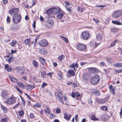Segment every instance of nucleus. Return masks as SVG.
I'll return each mask as SVG.
<instances>
[{
  "label": "nucleus",
  "mask_w": 122,
  "mask_h": 122,
  "mask_svg": "<svg viewBox=\"0 0 122 122\" xmlns=\"http://www.w3.org/2000/svg\"><path fill=\"white\" fill-rule=\"evenodd\" d=\"M61 10V9L59 8L53 7L47 10L46 14L48 15H50L51 13L55 15L59 13Z\"/></svg>",
  "instance_id": "obj_1"
},
{
  "label": "nucleus",
  "mask_w": 122,
  "mask_h": 122,
  "mask_svg": "<svg viewBox=\"0 0 122 122\" xmlns=\"http://www.w3.org/2000/svg\"><path fill=\"white\" fill-rule=\"evenodd\" d=\"M77 49L81 51H86L87 49L86 46L82 43H79L76 46Z\"/></svg>",
  "instance_id": "obj_2"
},
{
  "label": "nucleus",
  "mask_w": 122,
  "mask_h": 122,
  "mask_svg": "<svg viewBox=\"0 0 122 122\" xmlns=\"http://www.w3.org/2000/svg\"><path fill=\"white\" fill-rule=\"evenodd\" d=\"M100 78L99 76L97 75H95L92 77L90 79L91 83L93 84H97L99 81Z\"/></svg>",
  "instance_id": "obj_3"
},
{
  "label": "nucleus",
  "mask_w": 122,
  "mask_h": 122,
  "mask_svg": "<svg viewBox=\"0 0 122 122\" xmlns=\"http://www.w3.org/2000/svg\"><path fill=\"white\" fill-rule=\"evenodd\" d=\"M21 16L19 14H17L14 15L13 17V22L15 24L19 23L21 21Z\"/></svg>",
  "instance_id": "obj_4"
},
{
  "label": "nucleus",
  "mask_w": 122,
  "mask_h": 122,
  "mask_svg": "<svg viewBox=\"0 0 122 122\" xmlns=\"http://www.w3.org/2000/svg\"><path fill=\"white\" fill-rule=\"evenodd\" d=\"M90 35L89 33L87 31L83 32L81 34V37L84 40H87L90 38Z\"/></svg>",
  "instance_id": "obj_5"
},
{
  "label": "nucleus",
  "mask_w": 122,
  "mask_h": 122,
  "mask_svg": "<svg viewBox=\"0 0 122 122\" xmlns=\"http://www.w3.org/2000/svg\"><path fill=\"white\" fill-rule=\"evenodd\" d=\"M122 15V11L120 10L114 11L112 14V17L114 18H117L120 17Z\"/></svg>",
  "instance_id": "obj_6"
},
{
  "label": "nucleus",
  "mask_w": 122,
  "mask_h": 122,
  "mask_svg": "<svg viewBox=\"0 0 122 122\" xmlns=\"http://www.w3.org/2000/svg\"><path fill=\"white\" fill-rule=\"evenodd\" d=\"M16 101V100L14 97H10L8 98L6 101H5L8 104H12L15 103Z\"/></svg>",
  "instance_id": "obj_7"
},
{
  "label": "nucleus",
  "mask_w": 122,
  "mask_h": 122,
  "mask_svg": "<svg viewBox=\"0 0 122 122\" xmlns=\"http://www.w3.org/2000/svg\"><path fill=\"white\" fill-rule=\"evenodd\" d=\"M19 11V10L18 8H14L11 9L9 11V13L11 15H15Z\"/></svg>",
  "instance_id": "obj_8"
},
{
  "label": "nucleus",
  "mask_w": 122,
  "mask_h": 122,
  "mask_svg": "<svg viewBox=\"0 0 122 122\" xmlns=\"http://www.w3.org/2000/svg\"><path fill=\"white\" fill-rule=\"evenodd\" d=\"M38 44L40 46L43 47L46 46L48 44L47 41L45 39H43L41 41L38 42Z\"/></svg>",
  "instance_id": "obj_9"
},
{
  "label": "nucleus",
  "mask_w": 122,
  "mask_h": 122,
  "mask_svg": "<svg viewBox=\"0 0 122 122\" xmlns=\"http://www.w3.org/2000/svg\"><path fill=\"white\" fill-rule=\"evenodd\" d=\"M46 26L47 28H49L52 27L53 26L54 22L51 19L48 20L46 21Z\"/></svg>",
  "instance_id": "obj_10"
},
{
  "label": "nucleus",
  "mask_w": 122,
  "mask_h": 122,
  "mask_svg": "<svg viewBox=\"0 0 122 122\" xmlns=\"http://www.w3.org/2000/svg\"><path fill=\"white\" fill-rule=\"evenodd\" d=\"M55 94L57 99L59 100L62 103L64 104V101L63 100L62 97H61L57 92H55Z\"/></svg>",
  "instance_id": "obj_11"
},
{
  "label": "nucleus",
  "mask_w": 122,
  "mask_h": 122,
  "mask_svg": "<svg viewBox=\"0 0 122 122\" xmlns=\"http://www.w3.org/2000/svg\"><path fill=\"white\" fill-rule=\"evenodd\" d=\"M1 95L2 97L4 98H6L8 96L7 92L5 90H2V91Z\"/></svg>",
  "instance_id": "obj_12"
},
{
  "label": "nucleus",
  "mask_w": 122,
  "mask_h": 122,
  "mask_svg": "<svg viewBox=\"0 0 122 122\" xmlns=\"http://www.w3.org/2000/svg\"><path fill=\"white\" fill-rule=\"evenodd\" d=\"M64 118L66 119L69 121L71 117V115L67 112L64 113L63 114Z\"/></svg>",
  "instance_id": "obj_13"
},
{
  "label": "nucleus",
  "mask_w": 122,
  "mask_h": 122,
  "mask_svg": "<svg viewBox=\"0 0 122 122\" xmlns=\"http://www.w3.org/2000/svg\"><path fill=\"white\" fill-rule=\"evenodd\" d=\"M89 71L90 73L93 74L98 72V70L95 68H90L89 69Z\"/></svg>",
  "instance_id": "obj_14"
},
{
  "label": "nucleus",
  "mask_w": 122,
  "mask_h": 122,
  "mask_svg": "<svg viewBox=\"0 0 122 122\" xmlns=\"http://www.w3.org/2000/svg\"><path fill=\"white\" fill-rule=\"evenodd\" d=\"M15 70L16 72L20 74H22L24 72L22 68L21 67H17L15 69Z\"/></svg>",
  "instance_id": "obj_15"
},
{
  "label": "nucleus",
  "mask_w": 122,
  "mask_h": 122,
  "mask_svg": "<svg viewBox=\"0 0 122 122\" xmlns=\"http://www.w3.org/2000/svg\"><path fill=\"white\" fill-rule=\"evenodd\" d=\"M39 51L41 54L43 55H45L47 53L46 50L43 48L40 49L39 50Z\"/></svg>",
  "instance_id": "obj_16"
},
{
  "label": "nucleus",
  "mask_w": 122,
  "mask_h": 122,
  "mask_svg": "<svg viewBox=\"0 0 122 122\" xmlns=\"http://www.w3.org/2000/svg\"><path fill=\"white\" fill-rule=\"evenodd\" d=\"M97 102L100 103H104L107 101V99H97Z\"/></svg>",
  "instance_id": "obj_17"
},
{
  "label": "nucleus",
  "mask_w": 122,
  "mask_h": 122,
  "mask_svg": "<svg viewBox=\"0 0 122 122\" xmlns=\"http://www.w3.org/2000/svg\"><path fill=\"white\" fill-rule=\"evenodd\" d=\"M113 66L116 67L120 68L122 67V63L121 62L115 63L113 64Z\"/></svg>",
  "instance_id": "obj_18"
},
{
  "label": "nucleus",
  "mask_w": 122,
  "mask_h": 122,
  "mask_svg": "<svg viewBox=\"0 0 122 122\" xmlns=\"http://www.w3.org/2000/svg\"><path fill=\"white\" fill-rule=\"evenodd\" d=\"M34 86L31 85H28L26 86V88L28 90H31L32 89L34 88Z\"/></svg>",
  "instance_id": "obj_19"
},
{
  "label": "nucleus",
  "mask_w": 122,
  "mask_h": 122,
  "mask_svg": "<svg viewBox=\"0 0 122 122\" xmlns=\"http://www.w3.org/2000/svg\"><path fill=\"white\" fill-rule=\"evenodd\" d=\"M9 77L11 81L12 82L16 83L18 81L17 80L16 78L10 76Z\"/></svg>",
  "instance_id": "obj_20"
},
{
  "label": "nucleus",
  "mask_w": 122,
  "mask_h": 122,
  "mask_svg": "<svg viewBox=\"0 0 122 122\" xmlns=\"http://www.w3.org/2000/svg\"><path fill=\"white\" fill-rule=\"evenodd\" d=\"M64 14V12L60 13L57 15V18L59 19H61L63 17Z\"/></svg>",
  "instance_id": "obj_21"
},
{
  "label": "nucleus",
  "mask_w": 122,
  "mask_h": 122,
  "mask_svg": "<svg viewBox=\"0 0 122 122\" xmlns=\"http://www.w3.org/2000/svg\"><path fill=\"white\" fill-rule=\"evenodd\" d=\"M5 68L8 71H9L11 70V67L9 66L7 64H6L5 65Z\"/></svg>",
  "instance_id": "obj_22"
},
{
  "label": "nucleus",
  "mask_w": 122,
  "mask_h": 122,
  "mask_svg": "<svg viewBox=\"0 0 122 122\" xmlns=\"http://www.w3.org/2000/svg\"><path fill=\"white\" fill-rule=\"evenodd\" d=\"M92 94L93 95H95L97 96H99L100 95V92L98 90H96L93 91L92 92Z\"/></svg>",
  "instance_id": "obj_23"
},
{
  "label": "nucleus",
  "mask_w": 122,
  "mask_h": 122,
  "mask_svg": "<svg viewBox=\"0 0 122 122\" xmlns=\"http://www.w3.org/2000/svg\"><path fill=\"white\" fill-rule=\"evenodd\" d=\"M112 23L116 25H122V23L121 22L117 20H112Z\"/></svg>",
  "instance_id": "obj_24"
},
{
  "label": "nucleus",
  "mask_w": 122,
  "mask_h": 122,
  "mask_svg": "<svg viewBox=\"0 0 122 122\" xmlns=\"http://www.w3.org/2000/svg\"><path fill=\"white\" fill-rule=\"evenodd\" d=\"M1 108L2 109L3 111L4 112V113H7V108L3 105H1Z\"/></svg>",
  "instance_id": "obj_25"
},
{
  "label": "nucleus",
  "mask_w": 122,
  "mask_h": 122,
  "mask_svg": "<svg viewBox=\"0 0 122 122\" xmlns=\"http://www.w3.org/2000/svg\"><path fill=\"white\" fill-rule=\"evenodd\" d=\"M96 38L97 40L100 41L102 40V36L100 34H99L97 35Z\"/></svg>",
  "instance_id": "obj_26"
},
{
  "label": "nucleus",
  "mask_w": 122,
  "mask_h": 122,
  "mask_svg": "<svg viewBox=\"0 0 122 122\" xmlns=\"http://www.w3.org/2000/svg\"><path fill=\"white\" fill-rule=\"evenodd\" d=\"M39 60L41 62L42 64L43 65H44L46 62L45 59L40 57H39Z\"/></svg>",
  "instance_id": "obj_27"
},
{
  "label": "nucleus",
  "mask_w": 122,
  "mask_h": 122,
  "mask_svg": "<svg viewBox=\"0 0 122 122\" xmlns=\"http://www.w3.org/2000/svg\"><path fill=\"white\" fill-rule=\"evenodd\" d=\"M106 60L108 62L111 63H112L114 62L112 61L111 58L110 57H107L106 58Z\"/></svg>",
  "instance_id": "obj_28"
},
{
  "label": "nucleus",
  "mask_w": 122,
  "mask_h": 122,
  "mask_svg": "<svg viewBox=\"0 0 122 122\" xmlns=\"http://www.w3.org/2000/svg\"><path fill=\"white\" fill-rule=\"evenodd\" d=\"M68 73L69 74L72 76H73L75 75L74 71L72 70H69L68 71Z\"/></svg>",
  "instance_id": "obj_29"
},
{
  "label": "nucleus",
  "mask_w": 122,
  "mask_h": 122,
  "mask_svg": "<svg viewBox=\"0 0 122 122\" xmlns=\"http://www.w3.org/2000/svg\"><path fill=\"white\" fill-rule=\"evenodd\" d=\"M33 63L34 66L36 67H37L38 65V62L35 60L33 61Z\"/></svg>",
  "instance_id": "obj_30"
},
{
  "label": "nucleus",
  "mask_w": 122,
  "mask_h": 122,
  "mask_svg": "<svg viewBox=\"0 0 122 122\" xmlns=\"http://www.w3.org/2000/svg\"><path fill=\"white\" fill-rule=\"evenodd\" d=\"M63 100L64 101V104H66L67 101H68V99L65 96H62Z\"/></svg>",
  "instance_id": "obj_31"
},
{
  "label": "nucleus",
  "mask_w": 122,
  "mask_h": 122,
  "mask_svg": "<svg viewBox=\"0 0 122 122\" xmlns=\"http://www.w3.org/2000/svg\"><path fill=\"white\" fill-rule=\"evenodd\" d=\"M64 55H61L60 56L58 57L57 59L59 61H61L64 59Z\"/></svg>",
  "instance_id": "obj_32"
},
{
  "label": "nucleus",
  "mask_w": 122,
  "mask_h": 122,
  "mask_svg": "<svg viewBox=\"0 0 122 122\" xmlns=\"http://www.w3.org/2000/svg\"><path fill=\"white\" fill-rule=\"evenodd\" d=\"M61 37L63 40L66 43L68 42V39L66 37H64L62 36H61Z\"/></svg>",
  "instance_id": "obj_33"
},
{
  "label": "nucleus",
  "mask_w": 122,
  "mask_h": 122,
  "mask_svg": "<svg viewBox=\"0 0 122 122\" xmlns=\"http://www.w3.org/2000/svg\"><path fill=\"white\" fill-rule=\"evenodd\" d=\"M91 119L94 121H98V119L96 118L95 115H93L91 117Z\"/></svg>",
  "instance_id": "obj_34"
},
{
  "label": "nucleus",
  "mask_w": 122,
  "mask_h": 122,
  "mask_svg": "<svg viewBox=\"0 0 122 122\" xmlns=\"http://www.w3.org/2000/svg\"><path fill=\"white\" fill-rule=\"evenodd\" d=\"M17 42L15 41H13L11 43V45L12 47L15 46V45L17 43Z\"/></svg>",
  "instance_id": "obj_35"
},
{
  "label": "nucleus",
  "mask_w": 122,
  "mask_h": 122,
  "mask_svg": "<svg viewBox=\"0 0 122 122\" xmlns=\"http://www.w3.org/2000/svg\"><path fill=\"white\" fill-rule=\"evenodd\" d=\"M8 120L7 117L2 118L1 120V122H7Z\"/></svg>",
  "instance_id": "obj_36"
},
{
  "label": "nucleus",
  "mask_w": 122,
  "mask_h": 122,
  "mask_svg": "<svg viewBox=\"0 0 122 122\" xmlns=\"http://www.w3.org/2000/svg\"><path fill=\"white\" fill-rule=\"evenodd\" d=\"M65 7L67 10H68L69 12H71V5L69 6L68 5H66L65 6Z\"/></svg>",
  "instance_id": "obj_37"
},
{
  "label": "nucleus",
  "mask_w": 122,
  "mask_h": 122,
  "mask_svg": "<svg viewBox=\"0 0 122 122\" xmlns=\"http://www.w3.org/2000/svg\"><path fill=\"white\" fill-rule=\"evenodd\" d=\"M18 84L20 87L22 88H24L25 87V86L21 82H18Z\"/></svg>",
  "instance_id": "obj_38"
},
{
  "label": "nucleus",
  "mask_w": 122,
  "mask_h": 122,
  "mask_svg": "<svg viewBox=\"0 0 122 122\" xmlns=\"http://www.w3.org/2000/svg\"><path fill=\"white\" fill-rule=\"evenodd\" d=\"M24 114V111L23 110H21L19 111V114L20 116H23Z\"/></svg>",
  "instance_id": "obj_39"
},
{
  "label": "nucleus",
  "mask_w": 122,
  "mask_h": 122,
  "mask_svg": "<svg viewBox=\"0 0 122 122\" xmlns=\"http://www.w3.org/2000/svg\"><path fill=\"white\" fill-rule=\"evenodd\" d=\"M117 40H116L112 42L110 45L111 47L114 46L115 45L117 41Z\"/></svg>",
  "instance_id": "obj_40"
},
{
  "label": "nucleus",
  "mask_w": 122,
  "mask_h": 122,
  "mask_svg": "<svg viewBox=\"0 0 122 122\" xmlns=\"http://www.w3.org/2000/svg\"><path fill=\"white\" fill-rule=\"evenodd\" d=\"M30 40L29 39H26L25 41V44L26 45L29 44L30 42Z\"/></svg>",
  "instance_id": "obj_41"
},
{
  "label": "nucleus",
  "mask_w": 122,
  "mask_h": 122,
  "mask_svg": "<svg viewBox=\"0 0 122 122\" xmlns=\"http://www.w3.org/2000/svg\"><path fill=\"white\" fill-rule=\"evenodd\" d=\"M20 27L19 26H18L17 27H14L13 29L14 31H16L20 29Z\"/></svg>",
  "instance_id": "obj_42"
},
{
  "label": "nucleus",
  "mask_w": 122,
  "mask_h": 122,
  "mask_svg": "<svg viewBox=\"0 0 122 122\" xmlns=\"http://www.w3.org/2000/svg\"><path fill=\"white\" fill-rule=\"evenodd\" d=\"M41 106V105L39 103H36L34 104L33 106L35 107H39Z\"/></svg>",
  "instance_id": "obj_43"
},
{
  "label": "nucleus",
  "mask_w": 122,
  "mask_h": 122,
  "mask_svg": "<svg viewBox=\"0 0 122 122\" xmlns=\"http://www.w3.org/2000/svg\"><path fill=\"white\" fill-rule=\"evenodd\" d=\"M78 11H80L81 12H83V10L82 8L81 7H79L77 9Z\"/></svg>",
  "instance_id": "obj_44"
},
{
  "label": "nucleus",
  "mask_w": 122,
  "mask_h": 122,
  "mask_svg": "<svg viewBox=\"0 0 122 122\" xmlns=\"http://www.w3.org/2000/svg\"><path fill=\"white\" fill-rule=\"evenodd\" d=\"M41 74V76H42L43 77H45V76L46 75V73L45 72H44V71L43 72H42Z\"/></svg>",
  "instance_id": "obj_45"
},
{
  "label": "nucleus",
  "mask_w": 122,
  "mask_h": 122,
  "mask_svg": "<svg viewBox=\"0 0 122 122\" xmlns=\"http://www.w3.org/2000/svg\"><path fill=\"white\" fill-rule=\"evenodd\" d=\"M13 61V59L11 57H10L7 60V61L9 63Z\"/></svg>",
  "instance_id": "obj_46"
},
{
  "label": "nucleus",
  "mask_w": 122,
  "mask_h": 122,
  "mask_svg": "<svg viewBox=\"0 0 122 122\" xmlns=\"http://www.w3.org/2000/svg\"><path fill=\"white\" fill-rule=\"evenodd\" d=\"M114 88L110 89V91L111 93L113 94H115V93H114Z\"/></svg>",
  "instance_id": "obj_47"
},
{
  "label": "nucleus",
  "mask_w": 122,
  "mask_h": 122,
  "mask_svg": "<svg viewBox=\"0 0 122 122\" xmlns=\"http://www.w3.org/2000/svg\"><path fill=\"white\" fill-rule=\"evenodd\" d=\"M93 20L94 21H95V22L97 24H98L99 22L98 21V20L97 19L93 18Z\"/></svg>",
  "instance_id": "obj_48"
},
{
  "label": "nucleus",
  "mask_w": 122,
  "mask_h": 122,
  "mask_svg": "<svg viewBox=\"0 0 122 122\" xmlns=\"http://www.w3.org/2000/svg\"><path fill=\"white\" fill-rule=\"evenodd\" d=\"M45 111L46 113H49L50 112V111H49V109L48 108H46Z\"/></svg>",
  "instance_id": "obj_49"
},
{
  "label": "nucleus",
  "mask_w": 122,
  "mask_h": 122,
  "mask_svg": "<svg viewBox=\"0 0 122 122\" xmlns=\"http://www.w3.org/2000/svg\"><path fill=\"white\" fill-rule=\"evenodd\" d=\"M47 84L45 82H43L42 83V85L41 88H43L45 86H47Z\"/></svg>",
  "instance_id": "obj_50"
},
{
  "label": "nucleus",
  "mask_w": 122,
  "mask_h": 122,
  "mask_svg": "<svg viewBox=\"0 0 122 122\" xmlns=\"http://www.w3.org/2000/svg\"><path fill=\"white\" fill-rule=\"evenodd\" d=\"M61 110L60 109L58 108L56 110V112L57 113H60L61 112Z\"/></svg>",
  "instance_id": "obj_51"
},
{
  "label": "nucleus",
  "mask_w": 122,
  "mask_h": 122,
  "mask_svg": "<svg viewBox=\"0 0 122 122\" xmlns=\"http://www.w3.org/2000/svg\"><path fill=\"white\" fill-rule=\"evenodd\" d=\"M10 18L8 16L6 19V20L7 22L8 23H10Z\"/></svg>",
  "instance_id": "obj_52"
},
{
  "label": "nucleus",
  "mask_w": 122,
  "mask_h": 122,
  "mask_svg": "<svg viewBox=\"0 0 122 122\" xmlns=\"http://www.w3.org/2000/svg\"><path fill=\"white\" fill-rule=\"evenodd\" d=\"M17 90L21 94H22V93L21 90H20L19 88L18 87H16Z\"/></svg>",
  "instance_id": "obj_53"
},
{
  "label": "nucleus",
  "mask_w": 122,
  "mask_h": 122,
  "mask_svg": "<svg viewBox=\"0 0 122 122\" xmlns=\"http://www.w3.org/2000/svg\"><path fill=\"white\" fill-rule=\"evenodd\" d=\"M20 105V104L19 103H18L17 104L15 105L13 107V109H15L16 107H18Z\"/></svg>",
  "instance_id": "obj_54"
},
{
  "label": "nucleus",
  "mask_w": 122,
  "mask_h": 122,
  "mask_svg": "<svg viewBox=\"0 0 122 122\" xmlns=\"http://www.w3.org/2000/svg\"><path fill=\"white\" fill-rule=\"evenodd\" d=\"M107 109V107L106 106H103L102 107V109L103 111H106Z\"/></svg>",
  "instance_id": "obj_55"
},
{
  "label": "nucleus",
  "mask_w": 122,
  "mask_h": 122,
  "mask_svg": "<svg viewBox=\"0 0 122 122\" xmlns=\"http://www.w3.org/2000/svg\"><path fill=\"white\" fill-rule=\"evenodd\" d=\"M30 118H33L34 117V115L31 113H30Z\"/></svg>",
  "instance_id": "obj_56"
},
{
  "label": "nucleus",
  "mask_w": 122,
  "mask_h": 122,
  "mask_svg": "<svg viewBox=\"0 0 122 122\" xmlns=\"http://www.w3.org/2000/svg\"><path fill=\"white\" fill-rule=\"evenodd\" d=\"M78 115L77 114H76L75 116V120L76 122H78Z\"/></svg>",
  "instance_id": "obj_57"
},
{
  "label": "nucleus",
  "mask_w": 122,
  "mask_h": 122,
  "mask_svg": "<svg viewBox=\"0 0 122 122\" xmlns=\"http://www.w3.org/2000/svg\"><path fill=\"white\" fill-rule=\"evenodd\" d=\"M46 92L48 95L51 96H52V94L51 92L49 91H46Z\"/></svg>",
  "instance_id": "obj_58"
},
{
  "label": "nucleus",
  "mask_w": 122,
  "mask_h": 122,
  "mask_svg": "<svg viewBox=\"0 0 122 122\" xmlns=\"http://www.w3.org/2000/svg\"><path fill=\"white\" fill-rule=\"evenodd\" d=\"M11 53L12 54H13V53H15L17 52V51L16 50H11Z\"/></svg>",
  "instance_id": "obj_59"
},
{
  "label": "nucleus",
  "mask_w": 122,
  "mask_h": 122,
  "mask_svg": "<svg viewBox=\"0 0 122 122\" xmlns=\"http://www.w3.org/2000/svg\"><path fill=\"white\" fill-rule=\"evenodd\" d=\"M111 31L113 32H115L116 31V29L115 28H112L111 29Z\"/></svg>",
  "instance_id": "obj_60"
},
{
  "label": "nucleus",
  "mask_w": 122,
  "mask_h": 122,
  "mask_svg": "<svg viewBox=\"0 0 122 122\" xmlns=\"http://www.w3.org/2000/svg\"><path fill=\"white\" fill-rule=\"evenodd\" d=\"M40 19L41 21H44V18L41 16L40 17Z\"/></svg>",
  "instance_id": "obj_61"
},
{
  "label": "nucleus",
  "mask_w": 122,
  "mask_h": 122,
  "mask_svg": "<svg viewBox=\"0 0 122 122\" xmlns=\"http://www.w3.org/2000/svg\"><path fill=\"white\" fill-rule=\"evenodd\" d=\"M32 25L33 28H35L36 27V22L35 21H34Z\"/></svg>",
  "instance_id": "obj_62"
},
{
  "label": "nucleus",
  "mask_w": 122,
  "mask_h": 122,
  "mask_svg": "<svg viewBox=\"0 0 122 122\" xmlns=\"http://www.w3.org/2000/svg\"><path fill=\"white\" fill-rule=\"evenodd\" d=\"M71 96L73 97H75V94L73 92H72L71 94Z\"/></svg>",
  "instance_id": "obj_63"
},
{
  "label": "nucleus",
  "mask_w": 122,
  "mask_h": 122,
  "mask_svg": "<svg viewBox=\"0 0 122 122\" xmlns=\"http://www.w3.org/2000/svg\"><path fill=\"white\" fill-rule=\"evenodd\" d=\"M76 97H79L80 95V94L78 92H76Z\"/></svg>",
  "instance_id": "obj_64"
}]
</instances>
